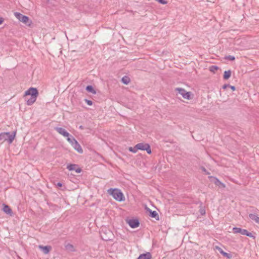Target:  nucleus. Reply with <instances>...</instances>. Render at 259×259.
Instances as JSON below:
<instances>
[{"instance_id":"nucleus-1","label":"nucleus","mask_w":259,"mask_h":259,"mask_svg":"<svg viewBox=\"0 0 259 259\" xmlns=\"http://www.w3.org/2000/svg\"><path fill=\"white\" fill-rule=\"evenodd\" d=\"M25 95L30 96V97L27 99V104L31 105L35 102L38 95V92L36 88H30L25 92Z\"/></svg>"},{"instance_id":"nucleus-2","label":"nucleus","mask_w":259,"mask_h":259,"mask_svg":"<svg viewBox=\"0 0 259 259\" xmlns=\"http://www.w3.org/2000/svg\"><path fill=\"white\" fill-rule=\"evenodd\" d=\"M109 194L118 201H122L125 199L124 196L121 191L118 189L110 188L108 190Z\"/></svg>"},{"instance_id":"nucleus-3","label":"nucleus","mask_w":259,"mask_h":259,"mask_svg":"<svg viewBox=\"0 0 259 259\" xmlns=\"http://www.w3.org/2000/svg\"><path fill=\"white\" fill-rule=\"evenodd\" d=\"M16 134V131L13 132L12 133L10 132H4L0 134V139L1 141H8L9 144H11L14 141Z\"/></svg>"},{"instance_id":"nucleus-4","label":"nucleus","mask_w":259,"mask_h":259,"mask_svg":"<svg viewBox=\"0 0 259 259\" xmlns=\"http://www.w3.org/2000/svg\"><path fill=\"white\" fill-rule=\"evenodd\" d=\"M232 230L234 233H240L242 235H246L249 237L252 238L254 239H255V236L253 235L251 233L249 232L247 230L245 229H243L238 227H234Z\"/></svg>"},{"instance_id":"nucleus-5","label":"nucleus","mask_w":259,"mask_h":259,"mask_svg":"<svg viewBox=\"0 0 259 259\" xmlns=\"http://www.w3.org/2000/svg\"><path fill=\"white\" fill-rule=\"evenodd\" d=\"M175 90L178 91V93L182 95L184 99L187 100L191 99V93L190 92H187L185 89L179 88H176Z\"/></svg>"},{"instance_id":"nucleus-6","label":"nucleus","mask_w":259,"mask_h":259,"mask_svg":"<svg viewBox=\"0 0 259 259\" xmlns=\"http://www.w3.org/2000/svg\"><path fill=\"white\" fill-rule=\"evenodd\" d=\"M15 17L21 22L24 23L25 24H27L29 21V18L25 15H22V14L15 12L14 13Z\"/></svg>"},{"instance_id":"nucleus-7","label":"nucleus","mask_w":259,"mask_h":259,"mask_svg":"<svg viewBox=\"0 0 259 259\" xmlns=\"http://www.w3.org/2000/svg\"><path fill=\"white\" fill-rule=\"evenodd\" d=\"M127 223L132 228H137L140 225V222L137 219H130L127 221Z\"/></svg>"},{"instance_id":"nucleus-8","label":"nucleus","mask_w":259,"mask_h":259,"mask_svg":"<svg viewBox=\"0 0 259 259\" xmlns=\"http://www.w3.org/2000/svg\"><path fill=\"white\" fill-rule=\"evenodd\" d=\"M54 130L56 131L59 134L65 137H67L69 135V133L62 127H55Z\"/></svg>"},{"instance_id":"nucleus-9","label":"nucleus","mask_w":259,"mask_h":259,"mask_svg":"<svg viewBox=\"0 0 259 259\" xmlns=\"http://www.w3.org/2000/svg\"><path fill=\"white\" fill-rule=\"evenodd\" d=\"M215 249L219 251V252L222 254L224 256L226 257L228 259H230L232 257V255L231 253H227L223 251V250L219 246H215Z\"/></svg>"},{"instance_id":"nucleus-10","label":"nucleus","mask_w":259,"mask_h":259,"mask_svg":"<svg viewBox=\"0 0 259 259\" xmlns=\"http://www.w3.org/2000/svg\"><path fill=\"white\" fill-rule=\"evenodd\" d=\"M72 146L74 148V149L77 151L79 153H83V150L81 147V146L79 145V144L78 143L77 141L74 142V144Z\"/></svg>"},{"instance_id":"nucleus-11","label":"nucleus","mask_w":259,"mask_h":259,"mask_svg":"<svg viewBox=\"0 0 259 259\" xmlns=\"http://www.w3.org/2000/svg\"><path fill=\"white\" fill-rule=\"evenodd\" d=\"M147 211L149 212V216L152 218H155L156 220H159V215L158 213L155 210H152L150 208H147Z\"/></svg>"},{"instance_id":"nucleus-12","label":"nucleus","mask_w":259,"mask_h":259,"mask_svg":"<svg viewBox=\"0 0 259 259\" xmlns=\"http://www.w3.org/2000/svg\"><path fill=\"white\" fill-rule=\"evenodd\" d=\"M3 211L7 214L12 215L13 214L11 208L7 204H3Z\"/></svg>"},{"instance_id":"nucleus-13","label":"nucleus","mask_w":259,"mask_h":259,"mask_svg":"<svg viewBox=\"0 0 259 259\" xmlns=\"http://www.w3.org/2000/svg\"><path fill=\"white\" fill-rule=\"evenodd\" d=\"M151 253L150 252H147L140 254L137 259H151Z\"/></svg>"},{"instance_id":"nucleus-14","label":"nucleus","mask_w":259,"mask_h":259,"mask_svg":"<svg viewBox=\"0 0 259 259\" xmlns=\"http://www.w3.org/2000/svg\"><path fill=\"white\" fill-rule=\"evenodd\" d=\"M39 248L40 249H41V250L42 251V252L45 254H48L50 252V249L51 248V246H41V245H39Z\"/></svg>"},{"instance_id":"nucleus-15","label":"nucleus","mask_w":259,"mask_h":259,"mask_svg":"<svg viewBox=\"0 0 259 259\" xmlns=\"http://www.w3.org/2000/svg\"><path fill=\"white\" fill-rule=\"evenodd\" d=\"M147 145H148L147 143H140L136 145V148H138V150H145Z\"/></svg>"},{"instance_id":"nucleus-16","label":"nucleus","mask_w":259,"mask_h":259,"mask_svg":"<svg viewBox=\"0 0 259 259\" xmlns=\"http://www.w3.org/2000/svg\"><path fill=\"white\" fill-rule=\"evenodd\" d=\"M249 217L250 219L254 221L256 223L259 224V217L255 214L250 213L249 215Z\"/></svg>"},{"instance_id":"nucleus-17","label":"nucleus","mask_w":259,"mask_h":259,"mask_svg":"<svg viewBox=\"0 0 259 259\" xmlns=\"http://www.w3.org/2000/svg\"><path fill=\"white\" fill-rule=\"evenodd\" d=\"M214 183L219 186L220 187H222V188H225V185L224 184H223V183H222L221 182H220L219 181V179H218L217 178H214Z\"/></svg>"},{"instance_id":"nucleus-18","label":"nucleus","mask_w":259,"mask_h":259,"mask_svg":"<svg viewBox=\"0 0 259 259\" xmlns=\"http://www.w3.org/2000/svg\"><path fill=\"white\" fill-rule=\"evenodd\" d=\"M67 137V140L71 145V146L73 145L74 142H75L76 141L75 139V138L72 135H71L70 134Z\"/></svg>"},{"instance_id":"nucleus-19","label":"nucleus","mask_w":259,"mask_h":259,"mask_svg":"<svg viewBox=\"0 0 259 259\" xmlns=\"http://www.w3.org/2000/svg\"><path fill=\"white\" fill-rule=\"evenodd\" d=\"M85 89L89 93H91L93 94H96V92L94 90V89L92 85H87Z\"/></svg>"},{"instance_id":"nucleus-20","label":"nucleus","mask_w":259,"mask_h":259,"mask_svg":"<svg viewBox=\"0 0 259 259\" xmlns=\"http://www.w3.org/2000/svg\"><path fill=\"white\" fill-rule=\"evenodd\" d=\"M231 75V71L230 70L225 71L224 74V79L225 80L228 79Z\"/></svg>"},{"instance_id":"nucleus-21","label":"nucleus","mask_w":259,"mask_h":259,"mask_svg":"<svg viewBox=\"0 0 259 259\" xmlns=\"http://www.w3.org/2000/svg\"><path fill=\"white\" fill-rule=\"evenodd\" d=\"M131 81L130 78L126 76H123L121 79V81L124 84H127Z\"/></svg>"},{"instance_id":"nucleus-22","label":"nucleus","mask_w":259,"mask_h":259,"mask_svg":"<svg viewBox=\"0 0 259 259\" xmlns=\"http://www.w3.org/2000/svg\"><path fill=\"white\" fill-rule=\"evenodd\" d=\"M77 165L74 164H69L67 165V168L70 171L73 170L75 169V167Z\"/></svg>"},{"instance_id":"nucleus-23","label":"nucleus","mask_w":259,"mask_h":259,"mask_svg":"<svg viewBox=\"0 0 259 259\" xmlns=\"http://www.w3.org/2000/svg\"><path fill=\"white\" fill-rule=\"evenodd\" d=\"M65 248L67 250L71 251L74 250L73 245L69 243L65 245Z\"/></svg>"},{"instance_id":"nucleus-24","label":"nucleus","mask_w":259,"mask_h":259,"mask_svg":"<svg viewBox=\"0 0 259 259\" xmlns=\"http://www.w3.org/2000/svg\"><path fill=\"white\" fill-rule=\"evenodd\" d=\"M218 69L219 67L215 65H212L209 67V71L213 73H214L217 70H218Z\"/></svg>"},{"instance_id":"nucleus-25","label":"nucleus","mask_w":259,"mask_h":259,"mask_svg":"<svg viewBox=\"0 0 259 259\" xmlns=\"http://www.w3.org/2000/svg\"><path fill=\"white\" fill-rule=\"evenodd\" d=\"M128 150L130 152L135 153L137 152V151L138 150V149L136 148V145L134 147H129Z\"/></svg>"},{"instance_id":"nucleus-26","label":"nucleus","mask_w":259,"mask_h":259,"mask_svg":"<svg viewBox=\"0 0 259 259\" xmlns=\"http://www.w3.org/2000/svg\"><path fill=\"white\" fill-rule=\"evenodd\" d=\"M225 59L227 60H229L230 61H234L235 59V57L233 56L229 55L225 57Z\"/></svg>"},{"instance_id":"nucleus-27","label":"nucleus","mask_w":259,"mask_h":259,"mask_svg":"<svg viewBox=\"0 0 259 259\" xmlns=\"http://www.w3.org/2000/svg\"><path fill=\"white\" fill-rule=\"evenodd\" d=\"M145 150H146L147 151L148 154H151V149H150V145L149 144L147 145V146L146 147V148L145 149Z\"/></svg>"},{"instance_id":"nucleus-28","label":"nucleus","mask_w":259,"mask_h":259,"mask_svg":"<svg viewBox=\"0 0 259 259\" xmlns=\"http://www.w3.org/2000/svg\"><path fill=\"white\" fill-rule=\"evenodd\" d=\"M84 101L88 105L92 106L93 105V102L91 100L85 99Z\"/></svg>"},{"instance_id":"nucleus-29","label":"nucleus","mask_w":259,"mask_h":259,"mask_svg":"<svg viewBox=\"0 0 259 259\" xmlns=\"http://www.w3.org/2000/svg\"><path fill=\"white\" fill-rule=\"evenodd\" d=\"M156 1L163 5L166 4L167 3L166 1H165V0H156Z\"/></svg>"},{"instance_id":"nucleus-30","label":"nucleus","mask_w":259,"mask_h":259,"mask_svg":"<svg viewBox=\"0 0 259 259\" xmlns=\"http://www.w3.org/2000/svg\"><path fill=\"white\" fill-rule=\"evenodd\" d=\"M74 170L77 173H80L81 171V169L80 168H77V169H75Z\"/></svg>"},{"instance_id":"nucleus-31","label":"nucleus","mask_w":259,"mask_h":259,"mask_svg":"<svg viewBox=\"0 0 259 259\" xmlns=\"http://www.w3.org/2000/svg\"><path fill=\"white\" fill-rule=\"evenodd\" d=\"M230 85L229 84H224L223 86V89H226L227 87H229Z\"/></svg>"},{"instance_id":"nucleus-32","label":"nucleus","mask_w":259,"mask_h":259,"mask_svg":"<svg viewBox=\"0 0 259 259\" xmlns=\"http://www.w3.org/2000/svg\"><path fill=\"white\" fill-rule=\"evenodd\" d=\"M229 87L233 90V91H234L235 90V87L234 86H233V85H230L229 86Z\"/></svg>"},{"instance_id":"nucleus-33","label":"nucleus","mask_w":259,"mask_h":259,"mask_svg":"<svg viewBox=\"0 0 259 259\" xmlns=\"http://www.w3.org/2000/svg\"><path fill=\"white\" fill-rule=\"evenodd\" d=\"M4 22V19L3 18L0 17V25L2 24L3 23V22Z\"/></svg>"},{"instance_id":"nucleus-34","label":"nucleus","mask_w":259,"mask_h":259,"mask_svg":"<svg viewBox=\"0 0 259 259\" xmlns=\"http://www.w3.org/2000/svg\"><path fill=\"white\" fill-rule=\"evenodd\" d=\"M57 186L58 187H61L62 186V184L61 183H58Z\"/></svg>"},{"instance_id":"nucleus-35","label":"nucleus","mask_w":259,"mask_h":259,"mask_svg":"<svg viewBox=\"0 0 259 259\" xmlns=\"http://www.w3.org/2000/svg\"><path fill=\"white\" fill-rule=\"evenodd\" d=\"M202 170L204 172H206V169L204 167H202Z\"/></svg>"},{"instance_id":"nucleus-36","label":"nucleus","mask_w":259,"mask_h":259,"mask_svg":"<svg viewBox=\"0 0 259 259\" xmlns=\"http://www.w3.org/2000/svg\"><path fill=\"white\" fill-rule=\"evenodd\" d=\"M79 128L80 129H81V130H83V126H82V125H80V126H79Z\"/></svg>"},{"instance_id":"nucleus-37","label":"nucleus","mask_w":259,"mask_h":259,"mask_svg":"<svg viewBox=\"0 0 259 259\" xmlns=\"http://www.w3.org/2000/svg\"><path fill=\"white\" fill-rule=\"evenodd\" d=\"M103 240H110L109 238H102Z\"/></svg>"},{"instance_id":"nucleus-38","label":"nucleus","mask_w":259,"mask_h":259,"mask_svg":"<svg viewBox=\"0 0 259 259\" xmlns=\"http://www.w3.org/2000/svg\"><path fill=\"white\" fill-rule=\"evenodd\" d=\"M201 214L205 213V211L204 210H202L201 211Z\"/></svg>"},{"instance_id":"nucleus-39","label":"nucleus","mask_w":259,"mask_h":259,"mask_svg":"<svg viewBox=\"0 0 259 259\" xmlns=\"http://www.w3.org/2000/svg\"><path fill=\"white\" fill-rule=\"evenodd\" d=\"M0 141H1V139H0Z\"/></svg>"}]
</instances>
